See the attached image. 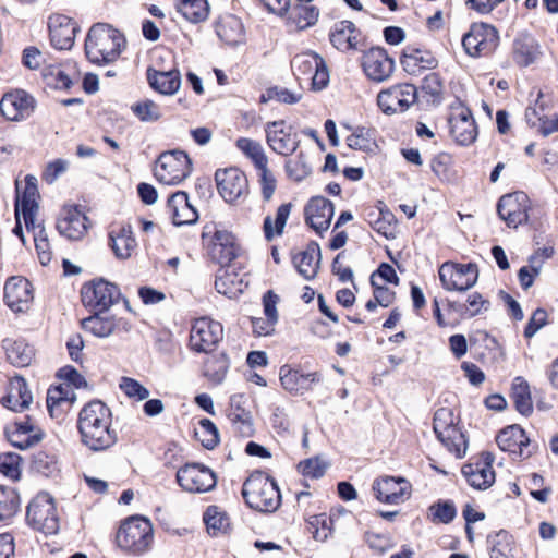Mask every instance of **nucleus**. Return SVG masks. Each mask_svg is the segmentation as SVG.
Returning <instances> with one entry per match:
<instances>
[{
	"label": "nucleus",
	"mask_w": 558,
	"mask_h": 558,
	"mask_svg": "<svg viewBox=\"0 0 558 558\" xmlns=\"http://www.w3.org/2000/svg\"><path fill=\"white\" fill-rule=\"evenodd\" d=\"M111 411L99 400L85 404L78 413L77 429L81 441L93 451H104L118 441V435L111 428Z\"/></svg>",
	"instance_id": "obj_1"
},
{
	"label": "nucleus",
	"mask_w": 558,
	"mask_h": 558,
	"mask_svg": "<svg viewBox=\"0 0 558 558\" xmlns=\"http://www.w3.org/2000/svg\"><path fill=\"white\" fill-rule=\"evenodd\" d=\"M16 215L17 218L23 216L24 223L28 231L34 233L35 247L41 265L46 266L51 262L52 252L45 228L40 223L35 222V216L38 209V186L37 178L32 174L25 177L24 187L22 183L16 181Z\"/></svg>",
	"instance_id": "obj_2"
},
{
	"label": "nucleus",
	"mask_w": 558,
	"mask_h": 558,
	"mask_svg": "<svg viewBox=\"0 0 558 558\" xmlns=\"http://www.w3.org/2000/svg\"><path fill=\"white\" fill-rule=\"evenodd\" d=\"M125 46L124 36L112 26L98 23L90 27L85 40L87 59L96 64L116 61Z\"/></svg>",
	"instance_id": "obj_3"
},
{
	"label": "nucleus",
	"mask_w": 558,
	"mask_h": 558,
	"mask_svg": "<svg viewBox=\"0 0 558 558\" xmlns=\"http://www.w3.org/2000/svg\"><path fill=\"white\" fill-rule=\"evenodd\" d=\"M242 495L250 508L260 512H274L281 502L277 483L262 472L248 476L243 484Z\"/></svg>",
	"instance_id": "obj_4"
},
{
	"label": "nucleus",
	"mask_w": 558,
	"mask_h": 558,
	"mask_svg": "<svg viewBox=\"0 0 558 558\" xmlns=\"http://www.w3.org/2000/svg\"><path fill=\"white\" fill-rule=\"evenodd\" d=\"M118 546L133 555H142L150 549L154 531L150 521L141 515L123 521L116 536Z\"/></svg>",
	"instance_id": "obj_5"
},
{
	"label": "nucleus",
	"mask_w": 558,
	"mask_h": 558,
	"mask_svg": "<svg viewBox=\"0 0 558 558\" xmlns=\"http://www.w3.org/2000/svg\"><path fill=\"white\" fill-rule=\"evenodd\" d=\"M434 432L439 441L457 458L465 453L466 440L463 433L458 427L457 416L452 410L440 408L434 414Z\"/></svg>",
	"instance_id": "obj_6"
},
{
	"label": "nucleus",
	"mask_w": 558,
	"mask_h": 558,
	"mask_svg": "<svg viewBox=\"0 0 558 558\" xmlns=\"http://www.w3.org/2000/svg\"><path fill=\"white\" fill-rule=\"evenodd\" d=\"M192 171V161L182 150H171L160 154L158 157L155 177L166 185L182 183Z\"/></svg>",
	"instance_id": "obj_7"
},
{
	"label": "nucleus",
	"mask_w": 558,
	"mask_h": 558,
	"mask_svg": "<svg viewBox=\"0 0 558 558\" xmlns=\"http://www.w3.org/2000/svg\"><path fill=\"white\" fill-rule=\"evenodd\" d=\"M499 45L498 31L486 23H473L462 36V47L471 58L490 56Z\"/></svg>",
	"instance_id": "obj_8"
},
{
	"label": "nucleus",
	"mask_w": 558,
	"mask_h": 558,
	"mask_svg": "<svg viewBox=\"0 0 558 558\" xmlns=\"http://www.w3.org/2000/svg\"><path fill=\"white\" fill-rule=\"evenodd\" d=\"M26 521L34 529L46 534H54L59 530V519L52 497L40 493L32 499L26 509Z\"/></svg>",
	"instance_id": "obj_9"
},
{
	"label": "nucleus",
	"mask_w": 558,
	"mask_h": 558,
	"mask_svg": "<svg viewBox=\"0 0 558 558\" xmlns=\"http://www.w3.org/2000/svg\"><path fill=\"white\" fill-rule=\"evenodd\" d=\"M223 338L222 325L209 317L196 318L191 327L190 348L197 353H211Z\"/></svg>",
	"instance_id": "obj_10"
},
{
	"label": "nucleus",
	"mask_w": 558,
	"mask_h": 558,
	"mask_svg": "<svg viewBox=\"0 0 558 558\" xmlns=\"http://www.w3.org/2000/svg\"><path fill=\"white\" fill-rule=\"evenodd\" d=\"M291 68L298 80L312 82L315 89L326 87L329 81V73L324 59L312 51L296 54L291 61Z\"/></svg>",
	"instance_id": "obj_11"
},
{
	"label": "nucleus",
	"mask_w": 558,
	"mask_h": 558,
	"mask_svg": "<svg viewBox=\"0 0 558 558\" xmlns=\"http://www.w3.org/2000/svg\"><path fill=\"white\" fill-rule=\"evenodd\" d=\"M81 296L84 306L94 313H104L120 300L121 292L116 284L100 279L84 284Z\"/></svg>",
	"instance_id": "obj_12"
},
{
	"label": "nucleus",
	"mask_w": 558,
	"mask_h": 558,
	"mask_svg": "<svg viewBox=\"0 0 558 558\" xmlns=\"http://www.w3.org/2000/svg\"><path fill=\"white\" fill-rule=\"evenodd\" d=\"M265 133L270 149L286 157L295 153L301 143L299 133L284 120L267 122Z\"/></svg>",
	"instance_id": "obj_13"
},
{
	"label": "nucleus",
	"mask_w": 558,
	"mask_h": 558,
	"mask_svg": "<svg viewBox=\"0 0 558 558\" xmlns=\"http://www.w3.org/2000/svg\"><path fill=\"white\" fill-rule=\"evenodd\" d=\"M439 280L445 290L466 291L478 279V270L475 264L444 263L439 268Z\"/></svg>",
	"instance_id": "obj_14"
},
{
	"label": "nucleus",
	"mask_w": 558,
	"mask_h": 558,
	"mask_svg": "<svg viewBox=\"0 0 558 558\" xmlns=\"http://www.w3.org/2000/svg\"><path fill=\"white\" fill-rule=\"evenodd\" d=\"M178 484L189 493H206L217 485L215 472L201 463H187L177 472Z\"/></svg>",
	"instance_id": "obj_15"
},
{
	"label": "nucleus",
	"mask_w": 558,
	"mask_h": 558,
	"mask_svg": "<svg viewBox=\"0 0 558 558\" xmlns=\"http://www.w3.org/2000/svg\"><path fill=\"white\" fill-rule=\"evenodd\" d=\"M416 100L417 89L412 84L395 85L377 95V105L386 114L404 112Z\"/></svg>",
	"instance_id": "obj_16"
},
{
	"label": "nucleus",
	"mask_w": 558,
	"mask_h": 558,
	"mask_svg": "<svg viewBox=\"0 0 558 558\" xmlns=\"http://www.w3.org/2000/svg\"><path fill=\"white\" fill-rule=\"evenodd\" d=\"M215 181L219 194L228 203H233L248 193L246 175L238 168L218 169Z\"/></svg>",
	"instance_id": "obj_17"
},
{
	"label": "nucleus",
	"mask_w": 558,
	"mask_h": 558,
	"mask_svg": "<svg viewBox=\"0 0 558 558\" xmlns=\"http://www.w3.org/2000/svg\"><path fill=\"white\" fill-rule=\"evenodd\" d=\"M530 199L523 192L506 194L497 204V213L508 227L517 228L527 221Z\"/></svg>",
	"instance_id": "obj_18"
},
{
	"label": "nucleus",
	"mask_w": 558,
	"mask_h": 558,
	"mask_svg": "<svg viewBox=\"0 0 558 558\" xmlns=\"http://www.w3.org/2000/svg\"><path fill=\"white\" fill-rule=\"evenodd\" d=\"M362 68L365 75L373 82L387 81L393 73L395 61L380 47H373L364 52Z\"/></svg>",
	"instance_id": "obj_19"
},
{
	"label": "nucleus",
	"mask_w": 558,
	"mask_h": 558,
	"mask_svg": "<svg viewBox=\"0 0 558 558\" xmlns=\"http://www.w3.org/2000/svg\"><path fill=\"white\" fill-rule=\"evenodd\" d=\"M36 101L25 90L15 89L3 95L0 101V110L3 117L10 121H21L31 117Z\"/></svg>",
	"instance_id": "obj_20"
},
{
	"label": "nucleus",
	"mask_w": 558,
	"mask_h": 558,
	"mask_svg": "<svg viewBox=\"0 0 558 558\" xmlns=\"http://www.w3.org/2000/svg\"><path fill=\"white\" fill-rule=\"evenodd\" d=\"M57 230L70 241L82 240L88 230V218L77 206H65L57 221Z\"/></svg>",
	"instance_id": "obj_21"
},
{
	"label": "nucleus",
	"mask_w": 558,
	"mask_h": 558,
	"mask_svg": "<svg viewBox=\"0 0 558 558\" xmlns=\"http://www.w3.org/2000/svg\"><path fill=\"white\" fill-rule=\"evenodd\" d=\"M376 498L385 504L398 505L411 495V485L403 477L384 476L374 481Z\"/></svg>",
	"instance_id": "obj_22"
},
{
	"label": "nucleus",
	"mask_w": 558,
	"mask_h": 558,
	"mask_svg": "<svg viewBox=\"0 0 558 558\" xmlns=\"http://www.w3.org/2000/svg\"><path fill=\"white\" fill-rule=\"evenodd\" d=\"M246 402L243 395H233L230 397L229 407L226 410L233 432L244 438L252 437L255 432L252 413L246 408Z\"/></svg>",
	"instance_id": "obj_23"
},
{
	"label": "nucleus",
	"mask_w": 558,
	"mask_h": 558,
	"mask_svg": "<svg viewBox=\"0 0 558 558\" xmlns=\"http://www.w3.org/2000/svg\"><path fill=\"white\" fill-rule=\"evenodd\" d=\"M494 457L489 452H483L476 462H471L462 468V474L470 486L475 489H487L495 482L493 470Z\"/></svg>",
	"instance_id": "obj_24"
},
{
	"label": "nucleus",
	"mask_w": 558,
	"mask_h": 558,
	"mask_svg": "<svg viewBox=\"0 0 558 558\" xmlns=\"http://www.w3.org/2000/svg\"><path fill=\"white\" fill-rule=\"evenodd\" d=\"M51 45L58 50H69L73 47L78 27L69 16L52 14L48 20Z\"/></svg>",
	"instance_id": "obj_25"
},
{
	"label": "nucleus",
	"mask_w": 558,
	"mask_h": 558,
	"mask_svg": "<svg viewBox=\"0 0 558 558\" xmlns=\"http://www.w3.org/2000/svg\"><path fill=\"white\" fill-rule=\"evenodd\" d=\"M496 441L502 451H508L515 458L526 459L533 453L530 439L519 425H510L500 430Z\"/></svg>",
	"instance_id": "obj_26"
},
{
	"label": "nucleus",
	"mask_w": 558,
	"mask_h": 558,
	"mask_svg": "<svg viewBox=\"0 0 558 558\" xmlns=\"http://www.w3.org/2000/svg\"><path fill=\"white\" fill-rule=\"evenodd\" d=\"M32 283L23 277H12L4 284V301L13 312H25L33 302Z\"/></svg>",
	"instance_id": "obj_27"
},
{
	"label": "nucleus",
	"mask_w": 558,
	"mask_h": 558,
	"mask_svg": "<svg viewBox=\"0 0 558 558\" xmlns=\"http://www.w3.org/2000/svg\"><path fill=\"white\" fill-rule=\"evenodd\" d=\"M333 214V204L323 196L312 197L305 206L306 223L318 234L329 229Z\"/></svg>",
	"instance_id": "obj_28"
},
{
	"label": "nucleus",
	"mask_w": 558,
	"mask_h": 558,
	"mask_svg": "<svg viewBox=\"0 0 558 558\" xmlns=\"http://www.w3.org/2000/svg\"><path fill=\"white\" fill-rule=\"evenodd\" d=\"M240 253L234 234L226 229H215L209 248L210 257L221 266L230 264Z\"/></svg>",
	"instance_id": "obj_29"
},
{
	"label": "nucleus",
	"mask_w": 558,
	"mask_h": 558,
	"mask_svg": "<svg viewBox=\"0 0 558 558\" xmlns=\"http://www.w3.org/2000/svg\"><path fill=\"white\" fill-rule=\"evenodd\" d=\"M279 378L282 387L293 395H303L312 388L313 384L322 380L317 372L304 374L289 365L280 367Z\"/></svg>",
	"instance_id": "obj_30"
},
{
	"label": "nucleus",
	"mask_w": 558,
	"mask_h": 558,
	"mask_svg": "<svg viewBox=\"0 0 558 558\" xmlns=\"http://www.w3.org/2000/svg\"><path fill=\"white\" fill-rule=\"evenodd\" d=\"M102 313L94 315L82 320V327L99 338H106L118 331H129L131 325L123 318L116 316H102Z\"/></svg>",
	"instance_id": "obj_31"
},
{
	"label": "nucleus",
	"mask_w": 558,
	"mask_h": 558,
	"mask_svg": "<svg viewBox=\"0 0 558 558\" xmlns=\"http://www.w3.org/2000/svg\"><path fill=\"white\" fill-rule=\"evenodd\" d=\"M167 207L175 226L194 225L198 220L197 210L183 191L173 193L168 199Z\"/></svg>",
	"instance_id": "obj_32"
},
{
	"label": "nucleus",
	"mask_w": 558,
	"mask_h": 558,
	"mask_svg": "<svg viewBox=\"0 0 558 558\" xmlns=\"http://www.w3.org/2000/svg\"><path fill=\"white\" fill-rule=\"evenodd\" d=\"M360 31L351 21H339L331 27L329 39L340 51L356 50L360 41Z\"/></svg>",
	"instance_id": "obj_33"
},
{
	"label": "nucleus",
	"mask_w": 558,
	"mask_h": 558,
	"mask_svg": "<svg viewBox=\"0 0 558 558\" xmlns=\"http://www.w3.org/2000/svg\"><path fill=\"white\" fill-rule=\"evenodd\" d=\"M403 70L410 75H417L423 70L435 69L438 64L434 54L427 50L407 47L400 58Z\"/></svg>",
	"instance_id": "obj_34"
},
{
	"label": "nucleus",
	"mask_w": 558,
	"mask_h": 558,
	"mask_svg": "<svg viewBox=\"0 0 558 558\" xmlns=\"http://www.w3.org/2000/svg\"><path fill=\"white\" fill-rule=\"evenodd\" d=\"M33 396L22 377H14L10 381L8 393L2 397L1 403L9 410L22 412L29 407Z\"/></svg>",
	"instance_id": "obj_35"
},
{
	"label": "nucleus",
	"mask_w": 558,
	"mask_h": 558,
	"mask_svg": "<svg viewBox=\"0 0 558 558\" xmlns=\"http://www.w3.org/2000/svg\"><path fill=\"white\" fill-rule=\"evenodd\" d=\"M449 124L451 136L460 145H470L477 136V128L469 110L452 116Z\"/></svg>",
	"instance_id": "obj_36"
},
{
	"label": "nucleus",
	"mask_w": 558,
	"mask_h": 558,
	"mask_svg": "<svg viewBox=\"0 0 558 558\" xmlns=\"http://www.w3.org/2000/svg\"><path fill=\"white\" fill-rule=\"evenodd\" d=\"M146 77L149 86L162 95H173L181 86V75L178 70L159 71L148 68Z\"/></svg>",
	"instance_id": "obj_37"
},
{
	"label": "nucleus",
	"mask_w": 558,
	"mask_h": 558,
	"mask_svg": "<svg viewBox=\"0 0 558 558\" xmlns=\"http://www.w3.org/2000/svg\"><path fill=\"white\" fill-rule=\"evenodd\" d=\"M109 241L114 255L120 259L131 257L137 246L130 225L111 229L109 232Z\"/></svg>",
	"instance_id": "obj_38"
},
{
	"label": "nucleus",
	"mask_w": 558,
	"mask_h": 558,
	"mask_svg": "<svg viewBox=\"0 0 558 558\" xmlns=\"http://www.w3.org/2000/svg\"><path fill=\"white\" fill-rule=\"evenodd\" d=\"M319 262L320 248L316 242H311L303 252L293 257L294 266L306 280H311L317 275Z\"/></svg>",
	"instance_id": "obj_39"
},
{
	"label": "nucleus",
	"mask_w": 558,
	"mask_h": 558,
	"mask_svg": "<svg viewBox=\"0 0 558 558\" xmlns=\"http://www.w3.org/2000/svg\"><path fill=\"white\" fill-rule=\"evenodd\" d=\"M539 46L530 35H521L513 43V58L520 66L534 63L539 57Z\"/></svg>",
	"instance_id": "obj_40"
},
{
	"label": "nucleus",
	"mask_w": 558,
	"mask_h": 558,
	"mask_svg": "<svg viewBox=\"0 0 558 558\" xmlns=\"http://www.w3.org/2000/svg\"><path fill=\"white\" fill-rule=\"evenodd\" d=\"M2 347L5 351L8 361L12 365L24 367L31 364L34 351L25 341L4 339Z\"/></svg>",
	"instance_id": "obj_41"
},
{
	"label": "nucleus",
	"mask_w": 558,
	"mask_h": 558,
	"mask_svg": "<svg viewBox=\"0 0 558 558\" xmlns=\"http://www.w3.org/2000/svg\"><path fill=\"white\" fill-rule=\"evenodd\" d=\"M216 33L221 40L230 46L238 45L243 40V25L233 15L221 19L216 26Z\"/></svg>",
	"instance_id": "obj_42"
},
{
	"label": "nucleus",
	"mask_w": 558,
	"mask_h": 558,
	"mask_svg": "<svg viewBox=\"0 0 558 558\" xmlns=\"http://www.w3.org/2000/svg\"><path fill=\"white\" fill-rule=\"evenodd\" d=\"M490 558H514V542L512 536L500 530L494 535H488Z\"/></svg>",
	"instance_id": "obj_43"
},
{
	"label": "nucleus",
	"mask_w": 558,
	"mask_h": 558,
	"mask_svg": "<svg viewBox=\"0 0 558 558\" xmlns=\"http://www.w3.org/2000/svg\"><path fill=\"white\" fill-rule=\"evenodd\" d=\"M511 397L515 409L522 415H530L533 412L530 386L523 377H515L511 387Z\"/></svg>",
	"instance_id": "obj_44"
},
{
	"label": "nucleus",
	"mask_w": 558,
	"mask_h": 558,
	"mask_svg": "<svg viewBox=\"0 0 558 558\" xmlns=\"http://www.w3.org/2000/svg\"><path fill=\"white\" fill-rule=\"evenodd\" d=\"M291 208V203L282 204L277 209L275 221H272L270 216H267L264 219L263 229L267 241H271L276 235H281L283 233Z\"/></svg>",
	"instance_id": "obj_45"
},
{
	"label": "nucleus",
	"mask_w": 558,
	"mask_h": 558,
	"mask_svg": "<svg viewBox=\"0 0 558 558\" xmlns=\"http://www.w3.org/2000/svg\"><path fill=\"white\" fill-rule=\"evenodd\" d=\"M178 11L190 22L198 23L208 16L207 0H179Z\"/></svg>",
	"instance_id": "obj_46"
},
{
	"label": "nucleus",
	"mask_w": 558,
	"mask_h": 558,
	"mask_svg": "<svg viewBox=\"0 0 558 558\" xmlns=\"http://www.w3.org/2000/svg\"><path fill=\"white\" fill-rule=\"evenodd\" d=\"M20 504L16 489L0 485V522L12 519L17 513Z\"/></svg>",
	"instance_id": "obj_47"
},
{
	"label": "nucleus",
	"mask_w": 558,
	"mask_h": 558,
	"mask_svg": "<svg viewBox=\"0 0 558 558\" xmlns=\"http://www.w3.org/2000/svg\"><path fill=\"white\" fill-rule=\"evenodd\" d=\"M235 145L253 161L256 169L264 168V166L268 165V158L258 142L247 137H240L236 140Z\"/></svg>",
	"instance_id": "obj_48"
},
{
	"label": "nucleus",
	"mask_w": 558,
	"mask_h": 558,
	"mask_svg": "<svg viewBox=\"0 0 558 558\" xmlns=\"http://www.w3.org/2000/svg\"><path fill=\"white\" fill-rule=\"evenodd\" d=\"M215 287L219 293L233 298L238 292H242V280H238L235 274L221 268L216 277Z\"/></svg>",
	"instance_id": "obj_49"
},
{
	"label": "nucleus",
	"mask_w": 558,
	"mask_h": 558,
	"mask_svg": "<svg viewBox=\"0 0 558 558\" xmlns=\"http://www.w3.org/2000/svg\"><path fill=\"white\" fill-rule=\"evenodd\" d=\"M133 114L142 122H156L161 118V110L154 100L144 98L131 106Z\"/></svg>",
	"instance_id": "obj_50"
},
{
	"label": "nucleus",
	"mask_w": 558,
	"mask_h": 558,
	"mask_svg": "<svg viewBox=\"0 0 558 558\" xmlns=\"http://www.w3.org/2000/svg\"><path fill=\"white\" fill-rule=\"evenodd\" d=\"M288 177L296 182L304 180L312 172L304 153H299L293 159H288L284 163Z\"/></svg>",
	"instance_id": "obj_51"
},
{
	"label": "nucleus",
	"mask_w": 558,
	"mask_h": 558,
	"mask_svg": "<svg viewBox=\"0 0 558 558\" xmlns=\"http://www.w3.org/2000/svg\"><path fill=\"white\" fill-rule=\"evenodd\" d=\"M207 530L214 535L225 531L229 525L228 515L217 506H209L204 513Z\"/></svg>",
	"instance_id": "obj_52"
},
{
	"label": "nucleus",
	"mask_w": 558,
	"mask_h": 558,
	"mask_svg": "<svg viewBox=\"0 0 558 558\" xmlns=\"http://www.w3.org/2000/svg\"><path fill=\"white\" fill-rule=\"evenodd\" d=\"M195 437L206 449H214L219 442L218 428L208 418L199 421V427L195 430Z\"/></svg>",
	"instance_id": "obj_53"
},
{
	"label": "nucleus",
	"mask_w": 558,
	"mask_h": 558,
	"mask_svg": "<svg viewBox=\"0 0 558 558\" xmlns=\"http://www.w3.org/2000/svg\"><path fill=\"white\" fill-rule=\"evenodd\" d=\"M375 138L372 130L359 126L347 137V144L350 148L356 150H371Z\"/></svg>",
	"instance_id": "obj_54"
},
{
	"label": "nucleus",
	"mask_w": 558,
	"mask_h": 558,
	"mask_svg": "<svg viewBox=\"0 0 558 558\" xmlns=\"http://www.w3.org/2000/svg\"><path fill=\"white\" fill-rule=\"evenodd\" d=\"M5 435L11 445L21 450L28 449L40 441L37 435L24 434L13 425L5 428Z\"/></svg>",
	"instance_id": "obj_55"
},
{
	"label": "nucleus",
	"mask_w": 558,
	"mask_h": 558,
	"mask_svg": "<svg viewBox=\"0 0 558 558\" xmlns=\"http://www.w3.org/2000/svg\"><path fill=\"white\" fill-rule=\"evenodd\" d=\"M294 20L300 28L314 25L319 15V11L312 4H298L293 8Z\"/></svg>",
	"instance_id": "obj_56"
},
{
	"label": "nucleus",
	"mask_w": 558,
	"mask_h": 558,
	"mask_svg": "<svg viewBox=\"0 0 558 558\" xmlns=\"http://www.w3.org/2000/svg\"><path fill=\"white\" fill-rule=\"evenodd\" d=\"M33 469L44 476H51L58 471L57 459L53 454L39 451L34 456Z\"/></svg>",
	"instance_id": "obj_57"
},
{
	"label": "nucleus",
	"mask_w": 558,
	"mask_h": 558,
	"mask_svg": "<svg viewBox=\"0 0 558 558\" xmlns=\"http://www.w3.org/2000/svg\"><path fill=\"white\" fill-rule=\"evenodd\" d=\"M119 387L129 398L137 401L146 400L149 397V390L130 377H122Z\"/></svg>",
	"instance_id": "obj_58"
},
{
	"label": "nucleus",
	"mask_w": 558,
	"mask_h": 558,
	"mask_svg": "<svg viewBox=\"0 0 558 558\" xmlns=\"http://www.w3.org/2000/svg\"><path fill=\"white\" fill-rule=\"evenodd\" d=\"M21 457L16 453L0 454V473L12 480L20 477Z\"/></svg>",
	"instance_id": "obj_59"
},
{
	"label": "nucleus",
	"mask_w": 558,
	"mask_h": 558,
	"mask_svg": "<svg viewBox=\"0 0 558 558\" xmlns=\"http://www.w3.org/2000/svg\"><path fill=\"white\" fill-rule=\"evenodd\" d=\"M46 403L51 417H61L69 410L64 404V397L60 396V390L53 387L47 391Z\"/></svg>",
	"instance_id": "obj_60"
},
{
	"label": "nucleus",
	"mask_w": 558,
	"mask_h": 558,
	"mask_svg": "<svg viewBox=\"0 0 558 558\" xmlns=\"http://www.w3.org/2000/svg\"><path fill=\"white\" fill-rule=\"evenodd\" d=\"M259 171V183L262 196L265 202H269L276 191L277 180L274 173L268 169V165L257 169Z\"/></svg>",
	"instance_id": "obj_61"
},
{
	"label": "nucleus",
	"mask_w": 558,
	"mask_h": 558,
	"mask_svg": "<svg viewBox=\"0 0 558 558\" xmlns=\"http://www.w3.org/2000/svg\"><path fill=\"white\" fill-rule=\"evenodd\" d=\"M300 472L312 478L322 477L327 469V464L319 458H310L299 463Z\"/></svg>",
	"instance_id": "obj_62"
},
{
	"label": "nucleus",
	"mask_w": 558,
	"mask_h": 558,
	"mask_svg": "<svg viewBox=\"0 0 558 558\" xmlns=\"http://www.w3.org/2000/svg\"><path fill=\"white\" fill-rule=\"evenodd\" d=\"M429 512L433 515V521H439L441 523H449L456 517V508L450 501L438 502L430 506Z\"/></svg>",
	"instance_id": "obj_63"
},
{
	"label": "nucleus",
	"mask_w": 558,
	"mask_h": 558,
	"mask_svg": "<svg viewBox=\"0 0 558 558\" xmlns=\"http://www.w3.org/2000/svg\"><path fill=\"white\" fill-rule=\"evenodd\" d=\"M489 301L484 299L482 294L473 292L469 294L466 299V304L464 305L465 313H468L470 317H473L486 312L489 308Z\"/></svg>",
	"instance_id": "obj_64"
}]
</instances>
